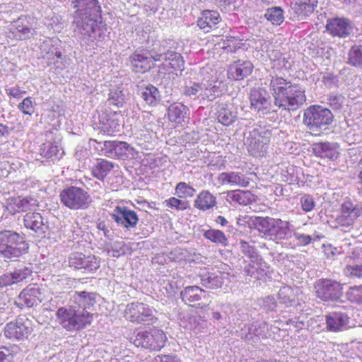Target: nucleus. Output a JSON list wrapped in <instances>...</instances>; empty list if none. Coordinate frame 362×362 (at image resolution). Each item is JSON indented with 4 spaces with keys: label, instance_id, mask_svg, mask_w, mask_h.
<instances>
[{
    "label": "nucleus",
    "instance_id": "obj_1",
    "mask_svg": "<svg viewBox=\"0 0 362 362\" xmlns=\"http://www.w3.org/2000/svg\"><path fill=\"white\" fill-rule=\"evenodd\" d=\"M95 303V294L86 291L76 292L69 305L59 308L56 313L58 323L67 331L85 328L93 320L88 310Z\"/></svg>",
    "mask_w": 362,
    "mask_h": 362
},
{
    "label": "nucleus",
    "instance_id": "obj_2",
    "mask_svg": "<svg viewBox=\"0 0 362 362\" xmlns=\"http://www.w3.org/2000/svg\"><path fill=\"white\" fill-rule=\"evenodd\" d=\"M75 11L72 26L76 35L80 38L94 41L101 37L98 18L101 8L98 0H72Z\"/></svg>",
    "mask_w": 362,
    "mask_h": 362
},
{
    "label": "nucleus",
    "instance_id": "obj_3",
    "mask_svg": "<svg viewBox=\"0 0 362 362\" xmlns=\"http://www.w3.org/2000/svg\"><path fill=\"white\" fill-rule=\"evenodd\" d=\"M274 98V105L284 110L293 112L306 101L305 89L298 83L274 73L269 74L265 82Z\"/></svg>",
    "mask_w": 362,
    "mask_h": 362
},
{
    "label": "nucleus",
    "instance_id": "obj_4",
    "mask_svg": "<svg viewBox=\"0 0 362 362\" xmlns=\"http://www.w3.org/2000/svg\"><path fill=\"white\" fill-rule=\"evenodd\" d=\"M252 222L254 228L263 237L276 244L281 243L292 236V225L287 221L269 216H255L252 219Z\"/></svg>",
    "mask_w": 362,
    "mask_h": 362
},
{
    "label": "nucleus",
    "instance_id": "obj_5",
    "mask_svg": "<svg viewBox=\"0 0 362 362\" xmlns=\"http://www.w3.org/2000/svg\"><path fill=\"white\" fill-rule=\"evenodd\" d=\"M171 40H165L159 48L158 52L152 50V57L154 62H162L159 66V72L165 74L184 69L185 61L182 55L175 51L166 50V46Z\"/></svg>",
    "mask_w": 362,
    "mask_h": 362
},
{
    "label": "nucleus",
    "instance_id": "obj_6",
    "mask_svg": "<svg viewBox=\"0 0 362 362\" xmlns=\"http://www.w3.org/2000/svg\"><path fill=\"white\" fill-rule=\"evenodd\" d=\"M270 127L255 125L248 132L246 145L249 153L255 157L264 156L267 151L272 137Z\"/></svg>",
    "mask_w": 362,
    "mask_h": 362
},
{
    "label": "nucleus",
    "instance_id": "obj_7",
    "mask_svg": "<svg viewBox=\"0 0 362 362\" xmlns=\"http://www.w3.org/2000/svg\"><path fill=\"white\" fill-rule=\"evenodd\" d=\"M28 249L23 236L16 232L6 230L0 233V253L6 258L18 257Z\"/></svg>",
    "mask_w": 362,
    "mask_h": 362
},
{
    "label": "nucleus",
    "instance_id": "obj_8",
    "mask_svg": "<svg viewBox=\"0 0 362 362\" xmlns=\"http://www.w3.org/2000/svg\"><path fill=\"white\" fill-rule=\"evenodd\" d=\"M332 112L321 105H310L303 113V123L312 131L325 129L333 121Z\"/></svg>",
    "mask_w": 362,
    "mask_h": 362
},
{
    "label": "nucleus",
    "instance_id": "obj_9",
    "mask_svg": "<svg viewBox=\"0 0 362 362\" xmlns=\"http://www.w3.org/2000/svg\"><path fill=\"white\" fill-rule=\"evenodd\" d=\"M59 197L62 204L71 210L86 209L91 203V198L88 193L76 186L62 189Z\"/></svg>",
    "mask_w": 362,
    "mask_h": 362
},
{
    "label": "nucleus",
    "instance_id": "obj_10",
    "mask_svg": "<svg viewBox=\"0 0 362 362\" xmlns=\"http://www.w3.org/2000/svg\"><path fill=\"white\" fill-rule=\"evenodd\" d=\"M40 52L48 65L53 64L56 69H63L67 62L61 52L60 40L57 37L47 38L40 45Z\"/></svg>",
    "mask_w": 362,
    "mask_h": 362
},
{
    "label": "nucleus",
    "instance_id": "obj_11",
    "mask_svg": "<svg viewBox=\"0 0 362 362\" xmlns=\"http://www.w3.org/2000/svg\"><path fill=\"white\" fill-rule=\"evenodd\" d=\"M156 310L139 301H134L126 305L124 317L127 320L138 324H149L155 319Z\"/></svg>",
    "mask_w": 362,
    "mask_h": 362
},
{
    "label": "nucleus",
    "instance_id": "obj_12",
    "mask_svg": "<svg viewBox=\"0 0 362 362\" xmlns=\"http://www.w3.org/2000/svg\"><path fill=\"white\" fill-rule=\"evenodd\" d=\"M7 37L15 40H25L35 34L33 18L29 16H21L8 26Z\"/></svg>",
    "mask_w": 362,
    "mask_h": 362
},
{
    "label": "nucleus",
    "instance_id": "obj_13",
    "mask_svg": "<svg viewBox=\"0 0 362 362\" xmlns=\"http://www.w3.org/2000/svg\"><path fill=\"white\" fill-rule=\"evenodd\" d=\"M166 340L167 337L164 332L155 329L151 332H138L133 340V343L137 347L158 351L165 346Z\"/></svg>",
    "mask_w": 362,
    "mask_h": 362
},
{
    "label": "nucleus",
    "instance_id": "obj_14",
    "mask_svg": "<svg viewBox=\"0 0 362 362\" xmlns=\"http://www.w3.org/2000/svg\"><path fill=\"white\" fill-rule=\"evenodd\" d=\"M315 289L317 297L325 301L337 300L342 293L341 284L328 279H321L316 281Z\"/></svg>",
    "mask_w": 362,
    "mask_h": 362
},
{
    "label": "nucleus",
    "instance_id": "obj_15",
    "mask_svg": "<svg viewBox=\"0 0 362 362\" xmlns=\"http://www.w3.org/2000/svg\"><path fill=\"white\" fill-rule=\"evenodd\" d=\"M101 154L110 158L126 159L134 158L135 150L127 142L105 141L101 147Z\"/></svg>",
    "mask_w": 362,
    "mask_h": 362
},
{
    "label": "nucleus",
    "instance_id": "obj_16",
    "mask_svg": "<svg viewBox=\"0 0 362 362\" xmlns=\"http://www.w3.org/2000/svg\"><path fill=\"white\" fill-rule=\"evenodd\" d=\"M32 331L31 321L25 316H21L6 325L4 335L7 338L23 340L27 339Z\"/></svg>",
    "mask_w": 362,
    "mask_h": 362
},
{
    "label": "nucleus",
    "instance_id": "obj_17",
    "mask_svg": "<svg viewBox=\"0 0 362 362\" xmlns=\"http://www.w3.org/2000/svg\"><path fill=\"white\" fill-rule=\"evenodd\" d=\"M344 262V274L346 276L362 278V251L360 248H354L352 252L345 257Z\"/></svg>",
    "mask_w": 362,
    "mask_h": 362
},
{
    "label": "nucleus",
    "instance_id": "obj_18",
    "mask_svg": "<svg viewBox=\"0 0 362 362\" xmlns=\"http://www.w3.org/2000/svg\"><path fill=\"white\" fill-rule=\"evenodd\" d=\"M325 28L328 33L332 37H338L339 38L347 37L353 32L351 21L344 17L328 19Z\"/></svg>",
    "mask_w": 362,
    "mask_h": 362
},
{
    "label": "nucleus",
    "instance_id": "obj_19",
    "mask_svg": "<svg viewBox=\"0 0 362 362\" xmlns=\"http://www.w3.org/2000/svg\"><path fill=\"white\" fill-rule=\"evenodd\" d=\"M201 83L202 86V100L212 101L222 94L224 84L218 78L216 74H211V77H204Z\"/></svg>",
    "mask_w": 362,
    "mask_h": 362
},
{
    "label": "nucleus",
    "instance_id": "obj_20",
    "mask_svg": "<svg viewBox=\"0 0 362 362\" xmlns=\"http://www.w3.org/2000/svg\"><path fill=\"white\" fill-rule=\"evenodd\" d=\"M119 113L120 112L116 110H107L105 109V111L99 116L98 129L108 135L118 132L119 130Z\"/></svg>",
    "mask_w": 362,
    "mask_h": 362
},
{
    "label": "nucleus",
    "instance_id": "obj_21",
    "mask_svg": "<svg viewBox=\"0 0 362 362\" xmlns=\"http://www.w3.org/2000/svg\"><path fill=\"white\" fill-rule=\"evenodd\" d=\"M33 274V269L30 267L18 266L12 271L6 272L0 275V287H6L13 284H18L28 278Z\"/></svg>",
    "mask_w": 362,
    "mask_h": 362
},
{
    "label": "nucleus",
    "instance_id": "obj_22",
    "mask_svg": "<svg viewBox=\"0 0 362 362\" xmlns=\"http://www.w3.org/2000/svg\"><path fill=\"white\" fill-rule=\"evenodd\" d=\"M42 301V294L37 285H30L24 288L15 300V304L21 308H31Z\"/></svg>",
    "mask_w": 362,
    "mask_h": 362
},
{
    "label": "nucleus",
    "instance_id": "obj_23",
    "mask_svg": "<svg viewBox=\"0 0 362 362\" xmlns=\"http://www.w3.org/2000/svg\"><path fill=\"white\" fill-rule=\"evenodd\" d=\"M111 216L118 225L126 228H134L139 221L136 213L124 206H116Z\"/></svg>",
    "mask_w": 362,
    "mask_h": 362
},
{
    "label": "nucleus",
    "instance_id": "obj_24",
    "mask_svg": "<svg viewBox=\"0 0 362 362\" xmlns=\"http://www.w3.org/2000/svg\"><path fill=\"white\" fill-rule=\"evenodd\" d=\"M189 107L181 103L170 104L167 111L169 121L180 127H183L189 122Z\"/></svg>",
    "mask_w": 362,
    "mask_h": 362
},
{
    "label": "nucleus",
    "instance_id": "obj_25",
    "mask_svg": "<svg viewBox=\"0 0 362 362\" xmlns=\"http://www.w3.org/2000/svg\"><path fill=\"white\" fill-rule=\"evenodd\" d=\"M254 69L250 61L238 59L230 64L227 70L228 78L240 81L250 76Z\"/></svg>",
    "mask_w": 362,
    "mask_h": 362
},
{
    "label": "nucleus",
    "instance_id": "obj_26",
    "mask_svg": "<svg viewBox=\"0 0 362 362\" xmlns=\"http://www.w3.org/2000/svg\"><path fill=\"white\" fill-rule=\"evenodd\" d=\"M270 336L269 325L266 322H255L248 326L247 332L241 329L240 337L247 341L256 342L260 339H267Z\"/></svg>",
    "mask_w": 362,
    "mask_h": 362
},
{
    "label": "nucleus",
    "instance_id": "obj_27",
    "mask_svg": "<svg viewBox=\"0 0 362 362\" xmlns=\"http://www.w3.org/2000/svg\"><path fill=\"white\" fill-rule=\"evenodd\" d=\"M361 209L352 202L347 201L341 206L340 215L337 218V222L341 226H350L360 216Z\"/></svg>",
    "mask_w": 362,
    "mask_h": 362
},
{
    "label": "nucleus",
    "instance_id": "obj_28",
    "mask_svg": "<svg viewBox=\"0 0 362 362\" xmlns=\"http://www.w3.org/2000/svg\"><path fill=\"white\" fill-rule=\"evenodd\" d=\"M37 205V201L31 197H11L7 200L6 209L11 214H15L21 211H26L34 209Z\"/></svg>",
    "mask_w": 362,
    "mask_h": 362
},
{
    "label": "nucleus",
    "instance_id": "obj_29",
    "mask_svg": "<svg viewBox=\"0 0 362 362\" xmlns=\"http://www.w3.org/2000/svg\"><path fill=\"white\" fill-rule=\"evenodd\" d=\"M230 276L228 272H221L220 270L209 272L200 275L202 284L208 288H218L226 281H230Z\"/></svg>",
    "mask_w": 362,
    "mask_h": 362
},
{
    "label": "nucleus",
    "instance_id": "obj_30",
    "mask_svg": "<svg viewBox=\"0 0 362 362\" xmlns=\"http://www.w3.org/2000/svg\"><path fill=\"white\" fill-rule=\"evenodd\" d=\"M218 180L223 185H228L231 187H247L250 183V179L246 175L235 171L220 173Z\"/></svg>",
    "mask_w": 362,
    "mask_h": 362
},
{
    "label": "nucleus",
    "instance_id": "obj_31",
    "mask_svg": "<svg viewBox=\"0 0 362 362\" xmlns=\"http://www.w3.org/2000/svg\"><path fill=\"white\" fill-rule=\"evenodd\" d=\"M326 329L329 332H340L349 327V316L341 312H333L325 316Z\"/></svg>",
    "mask_w": 362,
    "mask_h": 362
},
{
    "label": "nucleus",
    "instance_id": "obj_32",
    "mask_svg": "<svg viewBox=\"0 0 362 362\" xmlns=\"http://www.w3.org/2000/svg\"><path fill=\"white\" fill-rule=\"evenodd\" d=\"M130 62L133 71L141 74L148 71L154 65L152 52L148 57L147 53L136 51L130 56Z\"/></svg>",
    "mask_w": 362,
    "mask_h": 362
},
{
    "label": "nucleus",
    "instance_id": "obj_33",
    "mask_svg": "<svg viewBox=\"0 0 362 362\" xmlns=\"http://www.w3.org/2000/svg\"><path fill=\"white\" fill-rule=\"evenodd\" d=\"M251 107L257 111L268 110L270 104V96L264 88H254L250 94Z\"/></svg>",
    "mask_w": 362,
    "mask_h": 362
},
{
    "label": "nucleus",
    "instance_id": "obj_34",
    "mask_svg": "<svg viewBox=\"0 0 362 362\" xmlns=\"http://www.w3.org/2000/svg\"><path fill=\"white\" fill-rule=\"evenodd\" d=\"M220 15L215 11H204L197 20V26L204 33H209L216 28L220 22Z\"/></svg>",
    "mask_w": 362,
    "mask_h": 362
},
{
    "label": "nucleus",
    "instance_id": "obj_35",
    "mask_svg": "<svg viewBox=\"0 0 362 362\" xmlns=\"http://www.w3.org/2000/svg\"><path fill=\"white\" fill-rule=\"evenodd\" d=\"M313 153L320 158H325L334 160L339 157L338 145L336 143H317L313 145Z\"/></svg>",
    "mask_w": 362,
    "mask_h": 362
},
{
    "label": "nucleus",
    "instance_id": "obj_36",
    "mask_svg": "<svg viewBox=\"0 0 362 362\" xmlns=\"http://www.w3.org/2000/svg\"><path fill=\"white\" fill-rule=\"evenodd\" d=\"M226 201L233 206H247L255 201V195L248 190H231L227 192Z\"/></svg>",
    "mask_w": 362,
    "mask_h": 362
},
{
    "label": "nucleus",
    "instance_id": "obj_37",
    "mask_svg": "<svg viewBox=\"0 0 362 362\" xmlns=\"http://www.w3.org/2000/svg\"><path fill=\"white\" fill-rule=\"evenodd\" d=\"M24 225L35 232L38 235H44L47 226L43 222V218L39 213H28L24 217Z\"/></svg>",
    "mask_w": 362,
    "mask_h": 362
},
{
    "label": "nucleus",
    "instance_id": "obj_38",
    "mask_svg": "<svg viewBox=\"0 0 362 362\" xmlns=\"http://www.w3.org/2000/svg\"><path fill=\"white\" fill-rule=\"evenodd\" d=\"M317 4V0H293L291 9L299 17L303 18L313 13Z\"/></svg>",
    "mask_w": 362,
    "mask_h": 362
},
{
    "label": "nucleus",
    "instance_id": "obj_39",
    "mask_svg": "<svg viewBox=\"0 0 362 362\" xmlns=\"http://www.w3.org/2000/svg\"><path fill=\"white\" fill-rule=\"evenodd\" d=\"M300 293V289L298 287L283 286L278 293L279 303L284 304L286 307L296 305L298 296Z\"/></svg>",
    "mask_w": 362,
    "mask_h": 362
},
{
    "label": "nucleus",
    "instance_id": "obj_40",
    "mask_svg": "<svg viewBox=\"0 0 362 362\" xmlns=\"http://www.w3.org/2000/svg\"><path fill=\"white\" fill-rule=\"evenodd\" d=\"M204 295L205 291L197 286H187L180 292L182 301L189 305L199 301Z\"/></svg>",
    "mask_w": 362,
    "mask_h": 362
},
{
    "label": "nucleus",
    "instance_id": "obj_41",
    "mask_svg": "<svg viewBox=\"0 0 362 362\" xmlns=\"http://www.w3.org/2000/svg\"><path fill=\"white\" fill-rule=\"evenodd\" d=\"M216 204V197L207 190L202 191L194 201V206L202 211L213 208Z\"/></svg>",
    "mask_w": 362,
    "mask_h": 362
},
{
    "label": "nucleus",
    "instance_id": "obj_42",
    "mask_svg": "<svg viewBox=\"0 0 362 362\" xmlns=\"http://www.w3.org/2000/svg\"><path fill=\"white\" fill-rule=\"evenodd\" d=\"M63 153L64 151L60 148L57 141H47L44 143L40 148L41 156L47 158L59 159Z\"/></svg>",
    "mask_w": 362,
    "mask_h": 362
},
{
    "label": "nucleus",
    "instance_id": "obj_43",
    "mask_svg": "<svg viewBox=\"0 0 362 362\" xmlns=\"http://www.w3.org/2000/svg\"><path fill=\"white\" fill-rule=\"evenodd\" d=\"M114 165L112 162L106 160L100 159L93 166L91 173L93 177L100 180H103L104 178L110 173L113 169Z\"/></svg>",
    "mask_w": 362,
    "mask_h": 362
},
{
    "label": "nucleus",
    "instance_id": "obj_44",
    "mask_svg": "<svg viewBox=\"0 0 362 362\" xmlns=\"http://www.w3.org/2000/svg\"><path fill=\"white\" fill-rule=\"evenodd\" d=\"M262 259L259 257L256 262L251 261L250 263L244 267V273L255 280L261 279L266 275V271L262 266Z\"/></svg>",
    "mask_w": 362,
    "mask_h": 362
},
{
    "label": "nucleus",
    "instance_id": "obj_45",
    "mask_svg": "<svg viewBox=\"0 0 362 362\" xmlns=\"http://www.w3.org/2000/svg\"><path fill=\"white\" fill-rule=\"evenodd\" d=\"M125 103V95L123 91L119 88L110 90L108 98L106 101V106L110 110H115L114 108H119Z\"/></svg>",
    "mask_w": 362,
    "mask_h": 362
},
{
    "label": "nucleus",
    "instance_id": "obj_46",
    "mask_svg": "<svg viewBox=\"0 0 362 362\" xmlns=\"http://www.w3.org/2000/svg\"><path fill=\"white\" fill-rule=\"evenodd\" d=\"M142 99L146 104L155 106L160 100V95L158 89L153 85H148L144 88L141 93Z\"/></svg>",
    "mask_w": 362,
    "mask_h": 362
},
{
    "label": "nucleus",
    "instance_id": "obj_47",
    "mask_svg": "<svg viewBox=\"0 0 362 362\" xmlns=\"http://www.w3.org/2000/svg\"><path fill=\"white\" fill-rule=\"evenodd\" d=\"M264 16L274 25H279L284 21V12L279 6H274L267 8Z\"/></svg>",
    "mask_w": 362,
    "mask_h": 362
},
{
    "label": "nucleus",
    "instance_id": "obj_48",
    "mask_svg": "<svg viewBox=\"0 0 362 362\" xmlns=\"http://www.w3.org/2000/svg\"><path fill=\"white\" fill-rule=\"evenodd\" d=\"M236 113L229 109L228 107L221 105L217 110V119L218 122L225 126H229L233 124L236 119Z\"/></svg>",
    "mask_w": 362,
    "mask_h": 362
},
{
    "label": "nucleus",
    "instance_id": "obj_49",
    "mask_svg": "<svg viewBox=\"0 0 362 362\" xmlns=\"http://www.w3.org/2000/svg\"><path fill=\"white\" fill-rule=\"evenodd\" d=\"M203 236L211 242L221 246L228 245V240L223 232L216 229H209L204 232Z\"/></svg>",
    "mask_w": 362,
    "mask_h": 362
},
{
    "label": "nucleus",
    "instance_id": "obj_50",
    "mask_svg": "<svg viewBox=\"0 0 362 362\" xmlns=\"http://www.w3.org/2000/svg\"><path fill=\"white\" fill-rule=\"evenodd\" d=\"M186 327L197 334L204 332L207 327V322L200 316H191L189 317V322Z\"/></svg>",
    "mask_w": 362,
    "mask_h": 362
},
{
    "label": "nucleus",
    "instance_id": "obj_51",
    "mask_svg": "<svg viewBox=\"0 0 362 362\" xmlns=\"http://www.w3.org/2000/svg\"><path fill=\"white\" fill-rule=\"evenodd\" d=\"M239 249L242 253L250 259V261L256 262L259 259V255L257 249L255 247L253 243L247 242L241 240L239 243Z\"/></svg>",
    "mask_w": 362,
    "mask_h": 362
},
{
    "label": "nucleus",
    "instance_id": "obj_52",
    "mask_svg": "<svg viewBox=\"0 0 362 362\" xmlns=\"http://www.w3.org/2000/svg\"><path fill=\"white\" fill-rule=\"evenodd\" d=\"M292 235H293L297 243L302 246L308 245L311 243L312 241L319 240L323 237L322 235L319 234L316 231H315L312 235H306L299 232H292Z\"/></svg>",
    "mask_w": 362,
    "mask_h": 362
},
{
    "label": "nucleus",
    "instance_id": "obj_53",
    "mask_svg": "<svg viewBox=\"0 0 362 362\" xmlns=\"http://www.w3.org/2000/svg\"><path fill=\"white\" fill-rule=\"evenodd\" d=\"M348 62L354 66H362V45H354L348 54Z\"/></svg>",
    "mask_w": 362,
    "mask_h": 362
},
{
    "label": "nucleus",
    "instance_id": "obj_54",
    "mask_svg": "<svg viewBox=\"0 0 362 362\" xmlns=\"http://www.w3.org/2000/svg\"><path fill=\"white\" fill-rule=\"evenodd\" d=\"M202 86L200 83H192L187 85L183 90V95L192 100L201 99Z\"/></svg>",
    "mask_w": 362,
    "mask_h": 362
},
{
    "label": "nucleus",
    "instance_id": "obj_55",
    "mask_svg": "<svg viewBox=\"0 0 362 362\" xmlns=\"http://www.w3.org/2000/svg\"><path fill=\"white\" fill-rule=\"evenodd\" d=\"M100 259L95 255H85L82 264V269H84L86 272H93L100 267Z\"/></svg>",
    "mask_w": 362,
    "mask_h": 362
},
{
    "label": "nucleus",
    "instance_id": "obj_56",
    "mask_svg": "<svg viewBox=\"0 0 362 362\" xmlns=\"http://www.w3.org/2000/svg\"><path fill=\"white\" fill-rule=\"evenodd\" d=\"M195 193V189L186 182H180L175 187V194L179 197H192Z\"/></svg>",
    "mask_w": 362,
    "mask_h": 362
},
{
    "label": "nucleus",
    "instance_id": "obj_57",
    "mask_svg": "<svg viewBox=\"0 0 362 362\" xmlns=\"http://www.w3.org/2000/svg\"><path fill=\"white\" fill-rule=\"evenodd\" d=\"M327 100L330 107L334 110H339L344 106L346 100L342 95L333 93L329 95Z\"/></svg>",
    "mask_w": 362,
    "mask_h": 362
},
{
    "label": "nucleus",
    "instance_id": "obj_58",
    "mask_svg": "<svg viewBox=\"0 0 362 362\" xmlns=\"http://www.w3.org/2000/svg\"><path fill=\"white\" fill-rule=\"evenodd\" d=\"M18 108L25 115H32L35 112V103L31 97H27L18 105Z\"/></svg>",
    "mask_w": 362,
    "mask_h": 362
},
{
    "label": "nucleus",
    "instance_id": "obj_59",
    "mask_svg": "<svg viewBox=\"0 0 362 362\" xmlns=\"http://www.w3.org/2000/svg\"><path fill=\"white\" fill-rule=\"evenodd\" d=\"M300 204L304 212H310L314 209L315 206V202L312 195L305 194L300 198Z\"/></svg>",
    "mask_w": 362,
    "mask_h": 362
},
{
    "label": "nucleus",
    "instance_id": "obj_60",
    "mask_svg": "<svg viewBox=\"0 0 362 362\" xmlns=\"http://www.w3.org/2000/svg\"><path fill=\"white\" fill-rule=\"evenodd\" d=\"M291 66V62L286 54H280L279 57L273 59V69L278 70L288 69Z\"/></svg>",
    "mask_w": 362,
    "mask_h": 362
},
{
    "label": "nucleus",
    "instance_id": "obj_61",
    "mask_svg": "<svg viewBox=\"0 0 362 362\" xmlns=\"http://www.w3.org/2000/svg\"><path fill=\"white\" fill-rule=\"evenodd\" d=\"M164 203L166 206L175 209L177 211L185 210L189 206L188 202L180 200L175 197H170V199H166Z\"/></svg>",
    "mask_w": 362,
    "mask_h": 362
},
{
    "label": "nucleus",
    "instance_id": "obj_62",
    "mask_svg": "<svg viewBox=\"0 0 362 362\" xmlns=\"http://www.w3.org/2000/svg\"><path fill=\"white\" fill-rule=\"evenodd\" d=\"M110 256L113 257H119L125 254V243L123 241H115L110 248L107 250Z\"/></svg>",
    "mask_w": 362,
    "mask_h": 362
},
{
    "label": "nucleus",
    "instance_id": "obj_63",
    "mask_svg": "<svg viewBox=\"0 0 362 362\" xmlns=\"http://www.w3.org/2000/svg\"><path fill=\"white\" fill-rule=\"evenodd\" d=\"M85 254L73 252L69 257V265L75 269H82V264Z\"/></svg>",
    "mask_w": 362,
    "mask_h": 362
},
{
    "label": "nucleus",
    "instance_id": "obj_64",
    "mask_svg": "<svg viewBox=\"0 0 362 362\" xmlns=\"http://www.w3.org/2000/svg\"><path fill=\"white\" fill-rule=\"evenodd\" d=\"M346 295L350 301L362 303V286L350 288Z\"/></svg>",
    "mask_w": 362,
    "mask_h": 362
}]
</instances>
